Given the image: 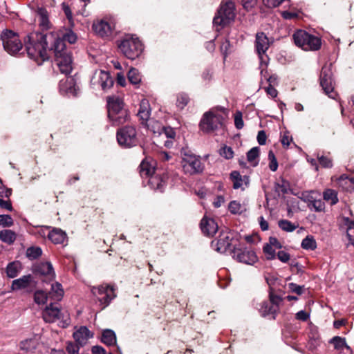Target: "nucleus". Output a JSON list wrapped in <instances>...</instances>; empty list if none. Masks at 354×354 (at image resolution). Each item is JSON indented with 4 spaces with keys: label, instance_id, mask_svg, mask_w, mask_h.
I'll return each mask as SVG.
<instances>
[{
    "label": "nucleus",
    "instance_id": "obj_1",
    "mask_svg": "<svg viewBox=\"0 0 354 354\" xmlns=\"http://www.w3.org/2000/svg\"><path fill=\"white\" fill-rule=\"evenodd\" d=\"M49 36L55 39L51 48L54 52L55 62L62 73L68 75L73 68V60L71 52L66 48L64 41L71 44H75L77 41V35L68 29L65 30L64 32L56 33V37L54 32H51Z\"/></svg>",
    "mask_w": 354,
    "mask_h": 354
},
{
    "label": "nucleus",
    "instance_id": "obj_2",
    "mask_svg": "<svg viewBox=\"0 0 354 354\" xmlns=\"http://www.w3.org/2000/svg\"><path fill=\"white\" fill-rule=\"evenodd\" d=\"M47 35L35 32L27 36L25 46L28 56L35 59L38 64H41L48 59L47 54Z\"/></svg>",
    "mask_w": 354,
    "mask_h": 354
},
{
    "label": "nucleus",
    "instance_id": "obj_3",
    "mask_svg": "<svg viewBox=\"0 0 354 354\" xmlns=\"http://www.w3.org/2000/svg\"><path fill=\"white\" fill-rule=\"evenodd\" d=\"M227 117V109L221 106L212 108L203 115L200 122L201 129L205 133H212L222 129Z\"/></svg>",
    "mask_w": 354,
    "mask_h": 354
},
{
    "label": "nucleus",
    "instance_id": "obj_4",
    "mask_svg": "<svg viewBox=\"0 0 354 354\" xmlns=\"http://www.w3.org/2000/svg\"><path fill=\"white\" fill-rule=\"evenodd\" d=\"M295 44L306 51H315L322 46L321 39L317 36L309 34L305 30H298L293 35Z\"/></svg>",
    "mask_w": 354,
    "mask_h": 354
},
{
    "label": "nucleus",
    "instance_id": "obj_5",
    "mask_svg": "<svg viewBox=\"0 0 354 354\" xmlns=\"http://www.w3.org/2000/svg\"><path fill=\"white\" fill-rule=\"evenodd\" d=\"M119 48L128 59H135L142 53L143 46L138 37L127 35L121 41Z\"/></svg>",
    "mask_w": 354,
    "mask_h": 354
},
{
    "label": "nucleus",
    "instance_id": "obj_6",
    "mask_svg": "<svg viewBox=\"0 0 354 354\" xmlns=\"http://www.w3.org/2000/svg\"><path fill=\"white\" fill-rule=\"evenodd\" d=\"M235 15L234 3L231 0L227 1L221 3L217 15L214 17L213 24L223 28L232 22Z\"/></svg>",
    "mask_w": 354,
    "mask_h": 354
},
{
    "label": "nucleus",
    "instance_id": "obj_7",
    "mask_svg": "<svg viewBox=\"0 0 354 354\" xmlns=\"http://www.w3.org/2000/svg\"><path fill=\"white\" fill-rule=\"evenodd\" d=\"M42 317L44 320L48 323H53L59 320V325L62 328L67 327L71 322L68 313L66 311L62 313L60 309L52 303L44 310Z\"/></svg>",
    "mask_w": 354,
    "mask_h": 354
},
{
    "label": "nucleus",
    "instance_id": "obj_8",
    "mask_svg": "<svg viewBox=\"0 0 354 354\" xmlns=\"http://www.w3.org/2000/svg\"><path fill=\"white\" fill-rule=\"evenodd\" d=\"M93 295L96 297L102 306V309L109 305L111 301L116 297L115 288L108 284L93 286L91 288Z\"/></svg>",
    "mask_w": 354,
    "mask_h": 354
},
{
    "label": "nucleus",
    "instance_id": "obj_9",
    "mask_svg": "<svg viewBox=\"0 0 354 354\" xmlns=\"http://www.w3.org/2000/svg\"><path fill=\"white\" fill-rule=\"evenodd\" d=\"M117 140L123 147L130 148L136 146L138 142L136 128L127 125L119 129L117 131Z\"/></svg>",
    "mask_w": 354,
    "mask_h": 354
},
{
    "label": "nucleus",
    "instance_id": "obj_10",
    "mask_svg": "<svg viewBox=\"0 0 354 354\" xmlns=\"http://www.w3.org/2000/svg\"><path fill=\"white\" fill-rule=\"evenodd\" d=\"M3 48L10 55L17 53L22 48V43L19 35L9 30H6L1 35Z\"/></svg>",
    "mask_w": 354,
    "mask_h": 354
},
{
    "label": "nucleus",
    "instance_id": "obj_11",
    "mask_svg": "<svg viewBox=\"0 0 354 354\" xmlns=\"http://www.w3.org/2000/svg\"><path fill=\"white\" fill-rule=\"evenodd\" d=\"M181 165L184 172L189 175L201 173L203 170L200 158L193 154H185Z\"/></svg>",
    "mask_w": 354,
    "mask_h": 354
},
{
    "label": "nucleus",
    "instance_id": "obj_12",
    "mask_svg": "<svg viewBox=\"0 0 354 354\" xmlns=\"http://www.w3.org/2000/svg\"><path fill=\"white\" fill-rule=\"evenodd\" d=\"M320 85L325 93L330 97L335 99L336 93L334 92V86L332 79V72L330 66L322 67L320 73Z\"/></svg>",
    "mask_w": 354,
    "mask_h": 354
},
{
    "label": "nucleus",
    "instance_id": "obj_13",
    "mask_svg": "<svg viewBox=\"0 0 354 354\" xmlns=\"http://www.w3.org/2000/svg\"><path fill=\"white\" fill-rule=\"evenodd\" d=\"M232 257L237 261L247 265H254L259 260L255 252L247 248H234Z\"/></svg>",
    "mask_w": 354,
    "mask_h": 354
},
{
    "label": "nucleus",
    "instance_id": "obj_14",
    "mask_svg": "<svg viewBox=\"0 0 354 354\" xmlns=\"http://www.w3.org/2000/svg\"><path fill=\"white\" fill-rule=\"evenodd\" d=\"M270 41L268 37L263 32H258L256 35L255 47L259 55L261 62L266 64L267 56L264 57V55L270 47Z\"/></svg>",
    "mask_w": 354,
    "mask_h": 354
},
{
    "label": "nucleus",
    "instance_id": "obj_15",
    "mask_svg": "<svg viewBox=\"0 0 354 354\" xmlns=\"http://www.w3.org/2000/svg\"><path fill=\"white\" fill-rule=\"evenodd\" d=\"M97 82L103 90L110 88L113 84V80L108 72L100 70L95 71L91 80L92 84H95Z\"/></svg>",
    "mask_w": 354,
    "mask_h": 354
},
{
    "label": "nucleus",
    "instance_id": "obj_16",
    "mask_svg": "<svg viewBox=\"0 0 354 354\" xmlns=\"http://www.w3.org/2000/svg\"><path fill=\"white\" fill-rule=\"evenodd\" d=\"M202 232L209 236H214L218 231V226L216 221L211 218L204 216L200 223Z\"/></svg>",
    "mask_w": 354,
    "mask_h": 354
},
{
    "label": "nucleus",
    "instance_id": "obj_17",
    "mask_svg": "<svg viewBox=\"0 0 354 354\" xmlns=\"http://www.w3.org/2000/svg\"><path fill=\"white\" fill-rule=\"evenodd\" d=\"M231 245V239L228 234L222 232L218 240L212 242V246L214 249L220 252H226Z\"/></svg>",
    "mask_w": 354,
    "mask_h": 354
},
{
    "label": "nucleus",
    "instance_id": "obj_18",
    "mask_svg": "<svg viewBox=\"0 0 354 354\" xmlns=\"http://www.w3.org/2000/svg\"><path fill=\"white\" fill-rule=\"evenodd\" d=\"M332 180L335 185L343 191L351 192L354 190V178L346 175H342L339 178H332Z\"/></svg>",
    "mask_w": 354,
    "mask_h": 354
},
{
    "label": "nucleus",
    "instance_id": "obj_19",
    "mask_svg": "<svg viewBox=\"0 0 354 354\" xmlns=\"http://www.w3.org/2000/svg\"><path fill=\"white\" fill-rule=\"evenodd\" d=\"M92 337L93 333L86 326H81L73 333V338L80 346L86 344L88 340Z\"/></svg>",
    "mask_w": 354,
    "mask_h": 354
},
{
    "label": "nucleus",
    "instance_id": "obj_20",
    "mask_svg": "<svg viewBox=\"0 0 354 354\" xmlns=\"http://www.w3.org/2000/svg\"><path fill=\"white\" fill-rule=\"evenodd\" d=\"M340 226L346 230V235L349 243L354 245V220L348 216L340 218Z\"/></svg>",
    "mask_w": 354,
    "mask_h": 354
},
{
    "label": "nucleus",
    "instance_id": "obj_21",
    "mask_svg": "<svg viewBox=\"0 0 354 354\" xmlns=\"http://www.w3.org/2000/svg\"><path fill=\"white\" fill-rule=\"evenodd\" d=\"M108 115L112 114V111L116 113L120 111H127L124 108L122 100L118 96H110L107 97Z\"/></svg>",
    "mask_w": 354,
    "mask_h": 354
},
{
    "label": "nucleus",
    "instance_id": "obj_22",
    "mask_svg": "<svg viewBox=\"0 0 354 354\" xmlns=\"http://www.w3.org/2000/svg\"><path fill=\"white\" fill-rule=\"evenodd\" d=\"M95 32L102 37H109L112 32V26L104 20H100L93 24Z\"/></svg>",
    "mask_w": 354,
    "mask_h": 354
},
{
    "label": "nucleus",
    "instance_id": "obj_23",
    "mask_svg": "<svg viewBox=\"0 0 354 354\" xmlns=\"http://www.w3.org/2000/svg\"><path fill=\"white\" fill-rule=\"evenodd\" d=\"M48 238L55 244H63L66 241V234L60 229L54 228L48 232Z\"/></svg>",
    "mask_w": 354,
    "mask_h": 354
},
{
    "label": "nucleus",
    "instance_id": "obj_24",
    "mask_svg": "<svg viewBox=\"0 0 354 354\" xmlns=\"http://www.w3.org/2000/svg\"><path fill=\"white\" fill-rule=\"evenodd\" d=\"M37 270L40 274L46 277L49 281L53 280L55 277V273L50 262L41 263L38 265Z\"/></svg>",
    "mask_w": 354,
    "mask_h": 354
},
{
    "label": "nucleus",
    "instance_id": "obj_25",
    "mask_svg": "<svg viewBox=\"0 0 354 354\" xmlns=\"http://www.w3.org/2000/svg\"><path fill=\"white\" fill-rule=\"evenodd\" d=\"M230 180L233 183V188L235 189L242 188L243 184L249 183V178L246 176H242L237 171H233L230 174Z\"/></svg>",
    "mask_w": 354,
    "mask_h": 354
},
{
    "label": "nucleus",
    "instance_id": "obj_26",
    "mask_svg": "<svg viewBox=\"0 0 354 354\" xmlns=\"http://www.w3.org/2000/svg\"><path fill=\"white\" fill-rule=\"evenodd\" d=\"M109 120L112 122L113 125L118 126L125 123L128 121L129 115L128 111H120L115 113L112 111V114L108 115Z\"/></svg>",
    "mask_w": 354,
    "mask_h": 354
},
{
    "label": "nucleus",
    "instance_id": "obj_27",
    "mask_svg": "<svg viewBox=\"0 0 354 354\" xmlns=\"http://www.w3.org/2000/svg\"><path fill=\"white\" fill-rule=\"evenodd\" d=\"M49 298L53 301H59L64 296V290L61 283L55 282L51 284L50 290L48 292Z\"/></svg>",
    "mask_w": 354,
    "mask_h": 354
},
{
    "label": "nucleus",
    "instance_id": "obj_28",
    "mask_svg": "<svg viewBox=\"0 0 354 354\" xmlns=\"http://www.w3.org/2000/svg\"><path fill=\"white\" fill-rule=\"evenodd\" d=\"M151 114V109L149 102L147 100H142L140 104V108L138 111V116L144 123L147 122Z\"/></svg>",
    "mask_w": 354,
    "mask_h": 354
},
{
    "label": "nucleus",
    "instance_id": "obj_29",
    "mask_svg": "<svg viewBox=\"0 0 354 354\" xmlns=\"http://www.w3.org/2000/svg\"><path fill=\"white\" fill-rule=\"evenodd\" d=\"M31 280L32 277L30 274L22 276L21 277L12 281L11 288L12 290L26 288L30 285Z\"/></svg>",
    "mask_w": 354,
    "mask_h": 354
},
{
    "label": "nucleus",
    "instance_id": "obj_30",
    "mask_svg": "<svg viewBox=\"0 0 354 354\" xmlns=\"http://www.w3.org/2000/svg\"><path fill=\"white\" fill-rule=\"evenodd\" d=\"M37 17L39 26L42 30H48L51 24L48 19V14L46 9L39 8L37 10Z\"/></svg>",
    "mask_w": 354,
    "mask_h": 354
},
{
    "label": "nucleus",
    "instance_id": "obj_31",
    "mask_svg": "<svg viewBox=\"0 0 354 354\" xmlns=\"http://www.w3.org/2000/svg\"><path fill=\"white\" fill-rule=\"evenodd\" d=\"M259 311L263 317L270 315H274L278 311V307L275 305H271L269 301H263L261 305ZM273 318H274V316H273Z\"/></svg>",
    "mask_w": 354,
    "mask_h": 354
},
{
    "label": "nucleus",
    "instance_id": "obj_32",
    "mask_svg": "<svg viewBox=\"0 0 354 354\" xmlns=\"http://www.w3.org/2000/svg\"><path fill=\"white\" fill-rule=\"evenodd\" d=\"M38 345V339L32 337L23 340L20 343V348L25 352H32Z\"/></svg>",
    "mask_w": 354,
    "mask_h": 354
},
{
    "label": "nucleus",
    "instance_id": "obj_33",
    "mask_svg": "<svg viewBox=\"0 0 354 354\" xmlns=\"http://www.w3.org/2000/svg\"><path fill=\"white\" fill-rule=\"evenodd\" d=\"M330 343L334 345L335 348L339 351V354H344L346 348H350L346 344L345 338L339 336H335L330 340Z\"/></svg>",
    "mask_w": 354,
    "mask_h": 354
},
{
    "label": "nucleus",
    "instance_id": "obj_34",
    "mask_svg": "<svg viewBox=\"0 0 354 354\" xmlns=\"http://www.w3.org/2000/svg\"><path fill=\"white\" fill-rule=\"evenodd\" d=\"M102 342L107 346H111L116 344V335L113 330L106 329L102 334Z\"/></svg>",
    "mask_w": 354,
    "mask_h": 354
},
{
    "label": "nucleus",
    "instance_id": "obj_35",
    "mask_svg": "<svg viewBox=\"0 0 354 354\" xmlns=\"http://www.w3.org/2000/svg\"><path fill=\"white\" fill-rule=\"evenodd\" d=\"M21 268V263L19 261H13L8 264L6 267V274L9 278L16 277Z\"/></svg>",
    "mask_w": 354,
    "mask_h": 354
},
{
    "label": "nucleus",
    "instance_id": "obj_36",
    "mask_svg": "<svg viewBox=\"0 0 354 354\" xmlns=\"http://www.w3.org/2000/svg\"><path fill=\"white\" fill-rule=\"evenodd\" d=\"M155 168L149 162L143 160L140 165V173L142 177H149L154 174Z\"/></svg>",
    "mask_w": 354,
    "mask_h": 354
},
{
    "label": "nucleus",
    "instance_id": "obj_37",
    "mask_svg": "<svg viewBox=\"0 0 354 354\" xmlns=\"http://www.w3.org/2000/svg\"><path fill=\"white\" fill-rule=\"evenodd\" d=\"M155 124L157 127V131L153 130V133H158L159 135H165L168 138H174L176 136V133L174 129L171 127H164L159 122H156Z\"/></svg>",
    "mask_w": 354,
    "mask_h": 354
},
{
    "label": "nucleus",
    "instance_id": "obj_38",
    "mask_svg": "<svg viewBox=\"0 0 354 354\" xmlns=\"http://www.w3.org/2000/svg\"><path fill=\"white\" fill-rule=\"evenodd\" d=\"M323 197L331 205H335L339 201L337 192L331 189H326L323 193Z\"/></svg>",
    "mask_w": 354,
    "mask_h": 354
},
{
    "label": "nucleus",
    "instance_id": "obj_39",
    "mask_svg": "<svg viewBox=\"0 0 354 354\" xmlns=\"http://www.w3.org/2000/svg\"><path fill=\"white\" fill-rule=\"evenodd\" d=\"M16 239V234L10 230H4L0 232V240L4 243L11 244Z\"/></svg>",
    "mask_w": 354,
    "mask_h": 354
},
{
    "label": "nucleus",
    "instance_id": "obj_40",
    "mask_svg": "<svg viewBox=\"0 0 354 354\" xmlns=\"http://www.w3.org/2000/svg\"><path fill=\"white\" fill-rule=\"evenodd\" d=\"M149 184L154 189L161 190L164 186V181L161 177L158 175L149 176Z\"/></svg>",
    "mask_w": 354,
    "mask_h": 354
},
{
    "label": "nucleus",
    "instance_id": "obj_41",
    "mask_svg": "<svg viewBox=\"0 0 354 354\" xmlns=\"http://www.w3.org/2000/svg\"><path fill=\"white\" fill-rule=\"evenodd\" d=\"M49 296L44 290H37L34 294V301L38 304H45Z\"/></svg>",
    "mask_w": 354,
    "mask_h": 354
},
{
    "label": "nucleus",
    "instance_id": "obj_42",
    "mask_svg": "<svg viewBox=\"0 0 354 354\" xmlns=\"http://www.w3.org/2000/svg\"><path fill=\"white\" fill-rule=\"evenodd\" d=\"M128 79L131 84H138L141 81V76L137 69L132 68L128 73Z\"/></svg>",
    "mask_w": 354,
    "mask_h": 354
},
{
    "label": "nucleus",
    "instance_id": "obj_43",
    "mask_svg": "<svg viewBox=\"0 0 354 354\" xmlns=\"http://www.w3.org/2000/svg\"><path fill=\"white\" fill-rule=\"evenodd\" d=\"M301 247L305 250H313L317 248V243L313 236H306L301 242Z\"/></svg>",
    "mask_w": 354,
    "mask_h": 354
},
{
    "label": "nucleus",
    "instance_id": "obj_44",
    "mask_svg": "<svg viewBox=\"0 0 354 354\" xmlns=\"http://www.w3.org/2000/svg\"><path fill=\"white\" fill-rule=\"evenodd\" d=\"M279 226L281 230L288 232H293L297 227V225H295L292 222L288 220L279 221Z\"/></svg>",
    "mask_w": 354,
    "mask_h": 354
},
{
    "label": "nucleus",
    "instance_id": "obj_45",
    "mask_svg": "<svg viewBox=\"0 0 354 354\" xmlns=\"http://www.w3.org/2000/svg\"><path fill=\"white\" fill-rule=\"evenodd\" d=\"M189 98L185 93H180L177 96L176 106L180 109H183L188 104Z\"/></svg>",
    "mask_w": 354,
    "mask_h": 354
},
{
    "label": "nucleus",
    "instance_id": "obj_46",
    "mask_svg": "<svg viewBox=\"0 0 354 354\" xmlns=\"http://www.w3.org/2000/svg\"><path fill=\"white\" fill-rule=\"evenodd\" d=\"M263 252L268 260L274 259L276 257V252L270 243H266L263 248Z\"/></svg>",
    "mask_w": 354,
    "mask_h": 354
},
{
    "label": "nucleus",
    "instance_id": "obj_47",
    "mask_svg": "<svg viewBox=\"0 0 354 354\" xmlns=\"http://www.w3.org/2000/svg\"><path fill=\"white\" fill-rule=\"evenodd\" d=\"M42 254V250L39 247H30L27 249L26 255L30 259H37Z\"/></svg>",
    "mask_w": 354,
    "mask_h": 354
},
{
    "label": "nucleus",
    "instance_id": "obj_48",
    "mask_svg": "<svg viewBox=\"0 0 354 354\" xmlns=\"http://www.w3.org/2000/svg\"><path fill=\"white\" fill-rule=\"evenodd\" d=\"M259 156V148L258 147H255L252 148L247 153V159L248 162L253 163Z\"/></svg>",
    "mask_w": 354,
    "mask_h": 354
},
{
    "label": "nucleus",
    "instance_id": "obj_49",
    "mask_svg": "<svg viewBox=\"0 0 354 354\" xmlns=\"http://www.w3.org/2000/svg\"><path fill=\"white\" fill-rule=\"evenodd\" d=\"M13 225V219L10 215H0V225L2 227H10Z\"/></svg>",
    "mask_w": 354,
    "mask_h": 354
},
{
    "label": "nucleus",
    "instance_id": "obj_50",
    "mask_svg": "<svg viewBox=\"0 0 354 354\" xmlns=\"http://www.w3.org/2000/svg\"><path fill=\"white\" fill-rule=\"evenodd\" d=\"M268 159L270 160L269 168L271 171H275L278 168V162L272 151H269Z\"/></svg>",
    "mask_w": 354,
    "mask_h": 354
},
{
    "label": "nucleus",
    "instance_id": "obj_51",
    "mask_svg": "<svg viewBox=\"0 0 354 354\" xmlns=\"http://www.w3.org/2000/svg\"><path fill=\"white\" fill-rule=\"evenodd\" d=\"M220 154L226 159H231L234 156V151L231 147L225 145L220 149Z\"/></svg>",
    "mask_w": 354,
    "mask_h": 354
},
{
    "label": "nucleus",
    "instance_id": "obj_52",
    "mask_svg": "<svg viewBox=\"0 0 354 354\" xmlns=\"http://www.w3.org/2000/svg\"><path fill=\"white\" fill-rule=\"evenodd\" d=\"M319 164L325 168H330L333 166L332 160L328 156H317Z\"/></svg>",
    "mask_w": 354,
    "mask_h": 354
},
{
    "label": "nucleus",
    "instance_id": "obj_53",
    "mask_svg": "<svg viewBox=\"0 0 354 354\" xmlns=\"http://www.w3.org/2000/svg\"><path fill=\"white\" fill-rule=\"evenodd\" d=\"M234 125L237 129H241L244 126L243 115L241 111H236L234 115Z\"/></svg>",
    "mask_w": 354,
    "mask_h": 354
},
{
    "label": "nucleus",
    "instance_id": "obj_54",
    "mask_svg": "<svg viewBox=\"0 0 354 354\" xmlns=\"http://www.w3.org/2000/svg\"><path fill=\"white\" fill-rule=\"evenodd\" d=\"M73 84V79L71 77H67L65 80H61L59 83V86L61 89H66V91H70L71 90V86Z\"/></svg>",
    "mask_w": 354,
    "mask_h": 354
},
{
    "label": "nucleus",
    "instance_id": "obj_55",
    "mask_svg": "<svg viewBox=\"0 0 354 354\" xmlns=\"http://www.w3.org/2000/svg\"><path fill=\"white\" fill-rule=\"evenodd\" d=\"M229 210L232 214H238L241 212L242 207L239 202L233 201L229 204Z\"/></svg>",
    "mask_w": 354,
    "mask_h": 354
},
{
    "label": "nucleus",
    "instance_id": "obj_56",
    "mask_svg": "<svg viewBox=\"0 0 354 354\" xmlns=\"http://www.w3.org/2000/svg\"><path fill=\"white\" fill-rule=\"evenodd\" d=\"M80 346L77 343L68 342L66 346V351L68 354H78Z\"/></svg>",
    "mask_w": 354,
    "mask_h": 354
},
{
    "label": "nucleus",
    "instance_id": "obj_57",
    "mask_svg": "<svg viewBox=\"0 0 354 354\" xmlns=\"http://www.w3.org/2000/svg\"><path fill=\"white\" fill-rule=\"evenodd\" d=\"M288 287L292 292H295L298 295H301L304 292V286H299L295 283H290L288 284Z\"/></svg>",
    "mask_w": 354,
    "mask_h": 354
},
{
    "label": "nucleus",
    "instance_id": "obj_58",
    "mask_svg": "<svg viewBox=\"0 0 354 354\" xmlns=\"http://www.w3.org/2000/svg\"><path fill=\"white\" fill-rule=\"evenodd\" d=\"M313 207L315 208L317 212H322L325 209V205L323 201L321 200H313L310 201Z\"/></svg>",
    "mask_w": 354,
    "mask_h": 354
},
{
    "label": "nucleus",
    "instance_id": "obj_59",
    "mask_svg": "<svg viewBox=\"0 0 354 354\" xmlns=\"http://www.w3.org/2000/svg\"><path fill=\"white\" fill-rule=\"evenodd\" d=\"M292 138L291 136H289L288 133H285L281 136V144L284 147H288L290 142H292Z\"/></svg>",
    "mask_w": 354,
    "mask_h": 354
},
{
    "label": "nucleus",
    "instance_id": "obj_60",
    "mask_svg": "<svg viewBox=\"0 0 354 354\" xmlns=\"http://www.w3.org/2000/svg\"><path fill=\"white\" fill-rule=\"evenodd\" d=\"M263 3L268 8H275L279 6L283 0H263Z\"/></svg>",
    "mask_w": 354,
    "mask_h": 354
},
{
    "label": "nucleus",
    "instance_id": "obj_61",
    "mask_svg": "<svg viewBox=\"0 0 354 354\" xmlns=\"http://www.w3.org/2000/svg\"><path fill=\"white\" fill-rule=\"evenodd\" d=\"M257 141L260 145H264L266 142L267 136L263 130L259 131L257 134Z\"/></svg>",
    "mask_w": 354,
    "mask_h": 354
},
{
    "label": "nucleus",
    "instance_id": "obj_62",
    "mask_svg": "<svg viewBox=\"0 0 354 354\" xmlns=\"http://www.w3.org/2000/svg\"><path fill=\"white\" fill-rule=\"evenodd\" d=\"M266 93L270 95L271 97L274 98L277 96L278 92L274 87V86L268 85V86L264 88Z\"/></svg>",
    "mask_w": 354,
    "mask_h": 354
},
{
    "label": "nucleus",
    "instance_id": "obj_63",
    "mask_svg": "<svg viewBox=\"0 0 354 354\" xmlns=\"http://www.w3.org/2000/svg\"><path fill=\"white\" fill-rule=\"evenodd\" d=\"M277 257L283 263H286L290 260V254L283 250L278 252Z\"/></svg>",
    "mask_w": 354,
    "mask_h": 354
},
{
    "label": "nucleus",
    "instance_id": "obj_64",
    "mask_svg": "<svg viewBox=\"0 0 354 354\" xmlns=\"http://www.w3.org/2000/svg\"><path fill=\"white\" fill-rule=\"evenodd\" d=\"M310 317V315L304 310H300L296 313L295 317L298 320L303 322L306 321Z\"/></svg>",
    "mask_w": 354,
    "mask_h": 354
}]
</instances>
